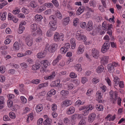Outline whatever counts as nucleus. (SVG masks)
I'll return each instance as SVG.
<instances>
[{"mask_svg":"<svg viewBox=\"0 0 125 125\" xmlns=\"http://www.w3.org/2000/svg\"><path fill=\"white\" fill-rule=\"evenodd\" d=\"M104 40L107 41L105 42L103 44L101 49L102 52L103 53L106 52L109 49L110 47L109 39L108 36L106 35L104 37Z\"/></svg>","mask_w":125,"mask_h":125,"instance_id":"1","label":"nucleus"},{"mask_svg":"<svg viewBox=\"0 0 125 125\" xmlns=\"http://www.w3.org/2000/svg\"><path fill=\"white\" fill-rule=\"evenodd\" d=\"M57 47V45L55 43L51 44L50 45L47 44L45 47V49L47 50L48 48L49 51L50 52L52 53L56 50Z\"/></svg>","mask_w":125,"mask_h":125,"instance_id":"2","label":"nucleus"},{"mask_svg":"<svg viewBox=\"0 0 125 125\" xmlns=\"http://www.w3.org/2000/svg\"><path fill=\"white\" fill-rule=\"evenodd\" d=\"M26 24V22L24 21H22L19 24V31L18 32L19 33H21L23 32V31L25 29L24 26Z\"/></svg>","mask_w":125,"mask_h":125,"instance_id":"3","label":"nucleus"},{"mask_svg":"<svg viewBox=\"0 0 125 125\" xmlns=\"http://www.w3.org/2000/svg\"><path fill=\"white\" fill-rule=\"evenodd\" d=\"M70 45L69 43H66L65 46L62 47L61 49V51L62 53H65L67 51V50L70 48Z\"/></svg>","mask_w":125,"mask_h":125,"instance_id":"4","label":"nucleus"},{"mask_svg":"<svg viewBox=\"0 0 125 125\" xmlns=\"http://www.w3.org/2000/svg\"><path fill=\"white\" fill-rule=\"evenodd\" d=\"M92 55L95 58H97L99 56V52L94 48L92 50Z\"/></svg>","mask_w":125,"mask_h":125,"instance_id":"5","label":"nucleus"},{"mask_svg":"<svg viewBox=\"0 0 125 125\" xmlns=\"http://www.w3.org/2000/svg\"><path fill=\"white\" fill-rule=\"evenodd\" d=\"M96 115L94 113L90 114L88 117V121L90 123L92 122L96 117Z\"/></svg>","mask_w":125,"mask_h":125,"instance_id":"6","label":"nucleus"},{"mask_svg":"<svg viewBox=\"0 0 125 125\" xmlns=\"http://www.w3.org/2000/svg\"><path fill=\"white\" fill-rule=\"evenodd\" d=\"M25 42L29 46H31L32 44V40L31 37L28 36L26 37L25 39Z\"/></svg>","mask_w":125,"mask_h":125,"instance_id":"7","label":"nucleus"},{"mask_svg":"<svg viewBox=\"0 0 125 125\" xmlns=\"http://www.w3.org/2000/svg\"><path fill=\"white\" fill-rule=\"evenodd\" d=\"M54 21H50L49 23V25L50 27V29H52L53 30H55L57 28V25Z\"/></svg>","mask_w":125,"mask_h":125,"instance_id":"8","label":"nucleus"},{"mask_svg":"<svg viewBox=\"0 0 125 125\" xmlns=\"http://www.w3.org/2000/svg\"><path fill=\"white\" fill-rule=\"evenodd\" d=\"M109 57L108 56H105L101 58V61L102 63L103 64H107L108 62V59Z\"/></svg>","mask_w":125,"mask_h":125,"instance_id":"9","label":"nucleus"},{"mask_svg":"<svg viewBox=\"0 0 125 125\" xmlns=\"http://www.w3.org/2000/svg\"><path fill=\"white\" fill-rule=\"evenodd\" d=\"M93 23L91 21H89L88 22L86 26L87 30L90 31L92 30L93 28Z\"/></svg>","mask_w":125,"mask_h":125,"instance_id":"10","label":"nucleus"},{"mask_svg":"<svg viewBox=\"0 0 125 125\" xmlns=\"http://www.w3.org/2000/svg\"><path fill=\"white\" fill-rule=\"evenodd\" d=\"M101 93L99 92H97L96 94V95L97 97H98V99H97V100L98 101V103H103L104 100H102V95H101Z\"/></svg>","mask_w":125,"mask_h":125,"instance_id":"11","label":"nucleus"},{"mask_svg":"<svg viewBox=\"0 0 125 125\" xmlns=\"http://www.w3.org/2000/svg\"><path fill=\"white\" fill-rule=\"evenodd\" d=\"M42 104L37 105L35 108L37 112H40L42 110L43 107Z\"/></svg>","mask_w":125,"mask_h":125,"instance_id":"12","label":"nucleus"},{"mask_svg":"<svg viewBox=\"0 0 125 125\" xmlns=\"http://www.w3.org/2000/svg\"><path fill=\"white\" fill-rule=\"evenodd\" d=\"M60 82H59V81L57 80L55 81H53L51 82L50 85L52 87H54L55 86H57L59 84Z\"/></svg>","mask_w":125,"mask_h":125,"instance_id":"13","label":"nucleus"},{"mask_svg":"<svg viewBox=\"0 0 125 125\" xmlns=\"http://www.w3.org/2000/svg\"><path fill=\"white\" fill-rule=\"evenodd\" d=\"M72 103V102L68 100H66L63 102V104L66 107L70 105Z\"/></svg>","mask_w":125,"mask_h":125,"instance_id":"14","label":"nucleus"},{"mask_svg":"<svg viewBox=\"0 0 125 125\" xmlns=\"http://www.w3.org/2000/svg\"><path fill=\"white\" fill-rule=\"evenodd\" d=\"M75 109L74 107H72L69 109L68 110L67 112V114L68 115L72 114L74 112Z\"/></svg>","mask_w":125,"mask_h":125,"instance_id":"15","label":"nucleus"},{"mask_svg":"<svg viewBox=\"0 0 125 125\" xmlns=\"http://www.w3.org/2000/svg\"><path fill=\"white\" fill-rule=\"evenodd\" d=\"M107 68L108 71L109 73L113 72L114 70V66L111 64H109L108 65Z\"/></svg>","mask_w":125,"mask_h":125,"instance_id":"16","label":"nucleus"},{"mask_svg":"<svg viewBox=\"0 0 125 125\" xmlns=\"http://www.w3.org/2000/svg\"><path fill=\"white\" fill-rule=\"evenodd\" d=\"M82 35L81 34V32L80 31H78L76 34V37L77 40H81V38Z\"/></svg>","mask_w":125,"mask_h":125,"instance_id":"17","label":"nucleus"},{"mask_svg":"<svg viewBox=\"0 0 125 125\" xmlns=\"http://www.w3.org/2000/svg\"><path fill=\"white\" fill-rule=\"evenodd\" d=\"M56 93V91L54 89L51 90L47 94V95H48L49 97L51 96L52 95H54Z\"/></svg>","mask_w":125,"mask_h":125,"instance_id":"18","label":"nucleus"},{"mask_svg":"<svg viewBox=\"0 0 125 125\" xmlns=\"http://www.w3.org/2000/svg\"><path fill=\"white\" fill-rule=\"evenodd\" d=\"M104 67L102 65H100L96 69V71L98 73H100L103 72L104 69Z\"/></svg>","mask_w":125,"mask_h":125,"instance_id":"19","label":"nucleus"},{"mask_svg":"<svg viewBox=\"0 0 125 125\" xmlns=\"http://www.w3.org/2000/svg\"><path fill=\"white\" fill-rule=\"evenodd\" d=\"M52 29L51 28L47 32L46 35L48 37H51L53 34V31L54 30Z\"/></svg>","mask_w":125,"mask_h":125,"instance_id":"20","label":"nucleus"},{"mask_svg":"<svg viewBox=\"0 0 125 125\" xmlns=\"http://www.w3.org/2000/svg\"><path fill=\"white\" fill-rule=\"evenodd\" d=\"M95 107L97 110L99 111H102L103 110V106L99 104H97L95 106Z\"/></svg>","mask_w":125,"mask_h":125,"instance_id":"21","label":"nucleus"},{"mask_svg":"<svg viewBox=\"0 0 125 125\" xmlns=\"http://www.w3.org/2000/svg\"><path fill=\"white\" fill-rule=\"evenodd\" d=\"M84 48L81 45H79L77 53L78 54L82 53L84 51Z\"/></svg>","mask_w":125,"mask_h":125,"instance_id":"22","label":"nucleus"},{"mask_svg":"<svg viewBox=\"0 0 125 125\" xmlns=\"http://www.w3.org/2000/svg\"><path fill=\"white\" fill-rule=\"evenodd\" d=\"M35 20L37 21H40L42 18V16L41 15L37 14L35 16Z\"/></svg>","mask_w":125,"mask_h":125,"instance_id":"23","label":"nucleus"},{"mask_svg":"<svg viewBox=\"0 0 125 125\" xmlns=\"http://www.w3.org/2000/svg\"><path fill=\"white\" fill-rule=\"evenodd\" d=\"M54 40L55 41H58L60 39L59 34V33L56 32L55 33L54 37Z\"/></svg>","mask_w":125,"mask_h":125,"instance_id":"24","label":"nucleus"},{"mask_svg":"<svg viewBox=\"0 0 125 125\" xmlns=\"http://www.w3.org/2000/svg\"><path fill=\"white\" fill-rule=\"evenodd\" d=\"M51 120L48 117L43 122V124L45 125H46L47 124H51Z\"/></svg>","mask_w":125,"mask_h":125,"instance_id":"25","label":"nucleus"},{"mask_svg":"<svg viewBox=\"0 0 125 125\" xmlns=\"http://www.w3.org/2000/svg\"><path fill=\"white\" fill-rule=\"evenodd\" d=\"M13 48L16 50H18L20 48L18 43L17 42H15L13 44Z\"/></svg>","mask_w":125,"mask_h":125,"instance_id":"26","label":"nucleus"},{"mask_svg":"<svg viewBox=\"0 0 125 125\" xmlns=\"http://www.w3.org/2000/svg\"><path fill=\"white\" fill-rule=\"evenodd\" d=\"M55 14L57 17L61 19L62 18V15L61 12L58 10H57L55 11Z\"/></svg>","mask_w":125,"mask_h":125,"instance_id":"27","label":"nucleus"},{"mask_svg":"<svg viewBox=\"0 0 125 125\" xmlns=\"http://www.w3.org/2000/svg\"><path fill=\"white\" fill-rule=\"evenodd\" d=\"M119 79L117 77H115L113 81L115 82V86H117L119 83Z\"/></svg>","mask_w":125,"mask_h":125,"instance_id":"28","label":"nucleus"},{"mask_svg":"<svg viewBox=\"0 0 125 125\" xmlns=\"http://www.w3.org/2000/svg\"><path fill=\"white\" fill-rule=\"evenodd\" d=\"M31 28L32 30L35 31L37 29V25L35 24H32L31 26Z\"/></svg>","mask_w":125,"mask_h":125,"instance_id":"29","label":"nucleus"},{"mask_svg":"<svg viewBox=\"0 0 125 125\" xmlns=\"http://www.w3.org/2000/svg\"><path fill=\"white\" fill-rule=\"evenodd\" d=\"M10 117L11 118L14 119L15 118V114L13 112H10L9 114Z\"/></svg>","mask_w":125,"mask_h":125,"instance_id":"30","label":"nucleus"},{"mask_svg":"<svg viewBox=\"0 0 125 125\" xmlns=\"http://www.w3.org/2000/svg\"><path fill=\"white\" fill-rule=\"evenodd\" d=\"M81 64H76L75 66V68L76 69H77L78 71H81L82 69L81 67Z\"/></svg>","mask_w":125,"mask_h":125,"instance_id":"31","label":"nucleus"},{"mask_svg":"<svg viewBox=\"0 0 125 125\" xmlns=\"http://www.w3.org/2000/svg\"><path fill=\"white\" fill-rule=\"evenodd\" d=\"M7 15V13L6 12H4L2 14L1 17V20L4 21L6 19V15Z\"/></svg>","mask_w":125,"mask_h":125,"instance_id":"32","label":"nucleus"},{"mask_svg":"<svg viewBox=\"0 0 125 125\" xmlns=\"http://www.w3.org/2000/svg\"><path fill=\"white\" fill-rule=\"evenodd\" d=\"M69 92L68 91L64 90H63L61 92V94L64 96L66 95Z\"/></svg>","mask_w":125,"mask_h":125,"instance_id":"33","label":"nucleus"},{"mask_svg":"<svg viewBox=\"0 0 125 125\" xmlns=\"http://www.w3.org/2000/svg\"><path fill=\"white\" fill-rule=\"evenodd\" d=\"M49 18L51 20L54 21L55 23L57 22V19L55 16L52 15Z\"/></svg>","mask_w":125,"mask_h":125,"instance_id":"34","label":"nucleus"},{"mask_svg":"<svg viewBox=\"0 0 125 125\" xmlns=\"http://www.w3.org/2000/svg\"><path fill=\"white\" fill-rule=\"evenodd\" d=\"M52 2L53 4L56 7H57L59 6V4L58 1L57 0H53L52 1Z\"/></svg>","mask_w":125,"mask_h":125,"instance_id":"35","label":"nucleus"},{"mask_svg":"<svg viewBox=\"0 0 125 125\" xmlns=\"http://www.w3.org/2000/svg\"><path fill=\"white\" fill-rule=\"evenodd\" d=\"M37 56L38 58H41L44 57L45 56L43 54V53L42 52L38 53Z\"/></svg>","mask_w":125,"mask_h":125,"instance_id":"36","label":"nucleus"},{"mask_svg":"<svg viewBox=\"0 0 125 125\" xmlns=\"http://www.w3.org/2000/svg\"><path fill=\"white\" fill-rule=\"evenodd\" d=\"M86 122L84 119H81L79 122L78 125H85Z\"/></svg>","mask_w":125,"mask_h":125,"instance_id":"37","label":"nucleus"},{"mask_svg":"<svg viewBox=\"0 0 125 125\" xmlns=\"http://www.w3.org/2000/svg\"><path fill=\"white\" fill-rule=\"evenodd\" d=\"M70 76L71 78H74L77 77V75L74 73L72 72L70 73Z\"/></svg>","mask_w":125,"mask_h":125,"instance_id":"38","label":"nucleus"},{"mask_svg":"<svg viewBox=\"0 0 125 125\" xmlns=\"http://www.w3.org/2000/svg\"><path fill=\"white\" fill-rule=\"evenodd\" d=\"M7 4L8 3L7 1H4L2 3L0 4V9H2L4 6Z\"/></svg>","mask_w":125,"mask_h":125,"instance_id":"39","label":"nucleus"},{"mask_svg":"<svg viewBox=\"0 0 125 125\" xmlns=\"http://www.w3.org/2000/svg\"><path fill=\"white\" fill-rule=\"evenodd\" d=\"M84 103H83V104H82V102L80 100H77L75 102V105L76 106L78 105L79 106L81 104H83Z\"/></svg>","mask_w":125,"mask_h":125,"instance_id":"40","label":"nucleus"},{"mask_svg":"<svg viewBox=\"0 0 125 125\" xmlns=\"http://www.w3.org/2000/svg\"><path fill=\"white\" fill-rule=\"evenodd\" d=\"M79 21V19L78 18H76V19L73 20V25L75 26H76L78 24V22Z\"/></svg>","mask_w":125,"mask_h":125,"instance_id":"41","label":"nucleus"},{"mask_svg":"<svg viewBox=\"0 0 125 125\" xmlns=\"http://www.w3.org/2000/svg\"><path fill=\"white\" fill-rule=\"evenodd\" d=\"M8 105V107H11L13 105V102L10 100L7 101Z\"/></svg>","mask_w":125,"mask_h":125,"instance_id":"42","label":"nucleus"},{"mask_svg":"<svg viewBox=\"0 0 125 125\" xmlns=\"http://www.w3.org/2000/svg\"><path fill=\"white\" fill-rule=\"evenodd\" d=\"M21 67L23 68H26L27 67V65L26 63L23 62L20 64Z\"/></svg>","mask_w":125,"mask_h":125,"instance_id":"43","label":"nucleus"},{"mask_svg":"<svg viewBox=\"0 0 125 125\" xmlns=\"http://www.w3.org/2000/svg\"><path fill=\"white\" fill-rule=\"evenodd\" d=\"M90 4L91 6L93 7L95 6V3L93 0H92L90 1Z\"/></svg>","mask_w":125,"mask_h":125,"instance_id":"44","label":"nucleus"},{"mask_svg":"<svg viewBox=\"0 0 125 125\" xmlns=\"http://www.w3.org/2000/svg\"><path fill=\"white\" fill-rule=\"evenodd\" d=\"M45 6L48 7L52 8L53 5L52 3H45Z\"/></svg>","mask_w":125,"mask_h":125,"instance_id":"45","label":"nucleus"},{"mask_svg":"<svg viewBox=\"0 0 125 125\" xmlns=\"http://www.w3.org/2000/svg\"><path fill=\"white\" fill-rule=\"evenodd\" d=\"M43 119L42 118L39 119L37 122V124L38 125H41L42 123Z\"/></svg>","mask_w":125,"mask_h":125,"instance_id":"46","label":"nucleus"},{"mask_svg":"<svg viewBox=\"0 0 125 125\" xmlns=\"http://www.w3.org/2000/svg\"><path fill=\"white\" fill-rule=\"evenodd\" d=\"M35 2H31L30 3V5L33 8H35L37 6L36 4H35Z\"/></svg>","mask_w":125,"mask_h":125,"instance_id":"47","label":"nucleus"},{"mask_svg":"<svg viewBox=\"0 0 125 125\" xmlns=\"http://www.w3.org/2000/svg\"><path fill=\"white\" fill-rule=\"evenodd\" d=\"M22 11L23 13H25L27 14L28 13V10L27 9H26L25 8L23 7L22 9Z\"/></svg>","mask_w":125,"mask_h":125,"instance_id":"48","label":"nucleus"},{"mask_svg":"<svg viewBox=\"0 0 125 125\" xmlns=\"http://www.w3.org/2000/svg\"><path fill=\"white\" fill-rule=\"evenodd\" d=\"M70 20L69 17H67L64 19V22L66 24H67L69 22Z\"/></svg>","mask_w":125,"mask_h":125,"instance_id":"49","label":"nucleus"},{"mask_svg":"<svg viewBox=\"0 0 125 125\" xmlns=\"http://www.w3.org/2000/svg\"><path fill=\"white\" fill-rule=\"evenodd\" d=\"M45 10V6H41L39 9V12H41L42 11H43Z\"/></svg>","mask_w":125,"mask_h":125,"instance_id":"50","label":"nucleus"},{"mask_svg":"<svg viewBox=\"0 0 125 125\" xmlns=\"http://www.w3.org/2000/svg\"><path fill=\"white\" fill-rule=\"evenodd\" d=\"M74 87L73 84L72 83H70L68 85V90H71Z\"/></svg>","mask_w":125,"mask_h":125,"instance_id":"51","label":"nucleus"},{"mask_svg":"<svg viewBox=\"0 0 125 125\" xmlns=\"http://www.w3.org/2000/svg\"><path fill=\"white\" fill-rule=\"evenodd\" d=\"M47 66L45 65H43L42 66V68H41V71H43V72H45L46 70Z\"/></svg>","mask_w":125,"mask_h":125,"instance_id":"52","label":"nucleus"},{"mask_svg":"<svg viewBox=\"0 0 125 125\" xmlns=\"http://www.w3.org/2000/svg\"><path fill=\"white\" fill-rule=\"evenodd\" d=\"M92 81L94 84H96L99 82V80L96 78H94L92 79Z\"/></svg>","mask_w":125,"mask_h":125,"instance_id":"53","label":"nucleus"},{"mask_svg":"<svg viewBox=\"0 0 125 125\" xmlns=\"http://www.w3.org/2000/svg\"><path fill=\"white\" fill-rule=\"evenodd\" d=\"M52 108L53 111H55L57 109V106L55 104H53L52 105Z\"/></svg>","mask_w":125,"mask_h":125,"instance_id":"54","label":"nucleus"},{"mask_svg":"<svg viewBox=\"0 0 125 125\" xmlns=\"http://www.w3.org/2000/svg\"><path fill=\"white\" fill-rule=\"evenodd\" d=\"M5 80V77L3 76H0V81L1 82H4Z\"/></svg>","mask_w":125,"mask_h":125,"instance_id":"55","label":"nucleus"},{"mask_svg":"<svg viewBox=\"0 0 125 125\" xmlns=\"http://www.w3.org/2000/svg\"><path fill=\"white\" fill-rule=\"evenodd\" d=\"M21 101L24 103H26L27 101V100L26 98H25L24 97L21 96Z\"/></svg>","mask_w":125,"mask_h":125,"instance_id":"56","label":"nucleus"},{"mask_svg":"<svg viewBox=\"0 0 125 125\" xmlns=\"http://www.w3.org/2000/svg\"><path fill=\"white\" fill-rule=\"evenodd\" d=\"M40 81V80L37 79L35 80L34 81H33L32 83H33L37 84Z\"/></svg>","mask_w":125,"mask_h":125,"instance_id":"57","label":"nucleus"},{"mask_svg":"<svg viewBox=\"0 0 125 125\" xmlns=\"http://www.w3.org/2000/svg\"><path fill=\"white\" fill-rule=\"evenodd\" d=\"M10 118L7 115H5L3 117V120L4 121H8Z\"/></svg>","mask_w":125,"mask_h":125,"instance_id":"58","label":"nucleus"},{"mask_svg":"<svg viewBox=\"0 0 125 125\" xmlns=\"http://www.w3.org/2000/svg\"><path fill=\"white\" fill-rule=\"evenodd\" d=\"M63 121L64 123L66 124L69 122V120L68 118L66 117L64 119Z\"/></svg>","mask_w":125,"mask_h":125,"instance_id":"59","label":"nucleus"},{"mask_svg":"<svg viewBox=\"0 0 125 125\" xmlns=\"http://www.w3.org/2000/svg\"><path fill=\"white\" fill-rule=\"evenodd\" d=\"M6 33L8 34H10L11 32V30L9 28H7L5 31Z\"/></svg>","mask_w":125,"mask_h":125,"instance_id":"60","label":"nucleus"},{"mask_svg":"<svg viewBox=\"0 0 125 125\" xmlns=\"http://www.w3.org/2000/svg\"><path fill=\"white\" fill-rule=\"evenodd\" d=\"M18 16L19 18H24L25 17L24 15L22 13H20L18 15Z\"/></svg>","mask_w":125,"mask_h":125,"instance_id":"61","label":"nucleus"},{"mask_svg":"<svg viewBox=\"0 0 125 125\" xmlns=\"http://www.w3.org/2000/svg\"><path fill=\"white\" fill-rule=\"evenodd\" d=\"M87 81L86 78L85 77H83V78L82 79V82L83 83H85Z\"/></svg>","mask_w":125,"mask_h":125,"instance_id":"62","label":"nucleus"},{"mask_svg":"<svg viewBox=\"0 0 125 125\" xmlns=\"http://www.w3.org/2000/svg\"><path fill=\"white\" fill-rule=\"evenodd\" d=\"M10 40L9 39H6L4 43L5 44H8L10 43Z\"/></svg>","mask_w":125,"mask_h":125,"instance_id":"63","label":"nucleus"},{"mask_svg":"<svg viewBox=\"0 0 125 125\" xmlns=\"http://www.w3.org/2000/svg\"><path fill=\"white\" fill-rule=\"evenodd\" d=\"M0 71L1 73H3L5 72L4 70V67L2 66L0 67Z\"/></svg>","mask_w":125,"mask_h":125,"instance_id":"64","label":"nucleus"}]
</instances>
